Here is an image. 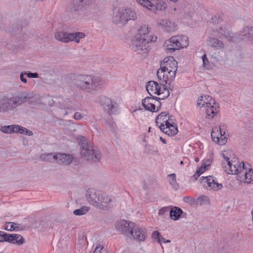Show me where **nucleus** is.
Here are the masks:
<instances>
[{"label": "nucleus", "instance_id": "obj_1", "mask_svg": "<svg viewBox=\"0 0 253 253\" xmlns=\"http://www.w3.org/2000/svg\"><path fill=\"white\" fill-rule=\"evenodd\" d=\"M33 92H23L20 95L8 97L4 96L0 99V113L14 115L18 107L34 97Z\"/></svg>", "mask_w": 253, "mask_h": 253}, {"label": "nucleus", "instance_id": "obj_2", "mask_svg": "<svg viewBox=\"0 0 253 253\" xmlns=\"http://www.w3.org/2000/svg\"><path fill=\"white\" fill-rule=\"evenodd\" d=\"M72 79V86L92 94H94L104 83L99 78L89 75H74Z\"/></svg>", "mask_w": 253, "mask_h": 253}, {"label": "nucleus", "instance_id": "obj_3", "mask_svg": "<svg viewBox=\"0 0 253 253\" xmlns=\"http://www.w3.org/2000/svg\"><path fill=\"white\" fill-rule=\"evenodd\" d=\"M148 29L146 25L139 28L137 35L131 42L130 47L133 51L139 53L142 51L147 50L150 43L156 41L157 36L150 35Z\"/></svg>", "mask_w": 253, "mask_h": 253}, {"label": "nucleus", "instance_id": "obj_4", "mask_svg": "<svg viewBox=\"0 0 253 253\" xmlns=\"http://www.w3.org/2000/svg\"><path fill=\"white\" fill-rule=\"evenodd\" d=\"M177 70V62L173 57H167L161 62L160 68L157 71L158 78L168 84V81H172L174 79Z\"/></svg>", "mask_w": 253, "mask_h": 253}, {"label": "nucleus", "instance_id": "obj_5", "mask_svg": "<svg viewBox=\"0 0 253 253\" xmlns=\"http://www.w3.org/2000/svg\"><path fill=\"white\" fill-rule=\"evenodd\" d=\"M188 43V37L181 35L172 37L165 42L164 46L169 52H173L176 50L187 47Z\"/></svg>", "mask_w": 253, "mask_h": 253}, {"label": "nucleus", "instance_id": "obj_6", "mask_svg": "<svg viewBox=\"0 0 253 253\" xmlns=\"http://www.w3.org/2000/svg\"><path fill=\"white\" fill-rule=\"evenodd\" d=\"M81 155L82 157L87 160H92L94 162H98L101 159L100 152L95 150L90 142L84 140L81 142Z\"/></svg>", "mask_w": 253, "mask_h": 253}, {"label": "nucleus", "instance_id": "obj_7", "mask_svg": "<svg viewBox=\"0 0 253 253\" xmlns=\"http://www.w3.org/2000/svg\"><path fill=\"white\" fill-rule=\"evenodd\" d=\"M85 35L83 32L68 33L64 31H57L54 34L55 39L62 42L68 43L75 42L79 43L80 39L85 38Z\"/></svg>", "mask_w": 253, "mask_h": 253}, {"label": "nucleus", "instance_id": "obj_8", "mask_svg": "<svg viewBox=\"0 0 253 253\" xmlns=\"http://www.w3.org/2000/svg\"><path fill=\"white\" fill-rule=\"evenodd\" d=\"M94 2L95 0H71L67 6V11L72 14L79 13L80 11L83 12L86 10Z\"/></svg>", "mask_w": 253, "mask_h": 253}, {"label": "nucleus", "instance_id": "obj_9", "mask_svg": "<svg viewBox=\"0 0 253 253\" xmlns=\"http://www.w3.org/2000/svg\"><path fill=\"white\" fill-rule=\"evenodd\" d=\"M244 163L242 162L239 163L237 158L235 157L228 162V166H224V171L228 174H241L245 169Z\"/></svg>", "mask_w": 253, "mask_h": 253}, {"label": "nucleus", "instance_id": "obj_10", "mask_svg": "<svg viewBox=\"0 0 253 253\" xmlns=\"http://www.w3.org/2000/svg\"><path fill=\"white\" fill-rule=\"evenodd\" d=\"M134 226L133 223L128 222L125 220H121L116 224V228L117 231L127 237H129L134 233L133 228Z\"/></svg>", "mask_w": 253, "mask_h": 253}, {"label": "nucleus", "instance_id": "obj_11", "mask_svg": "<svg viewBox=\"0 0 253 253\" xmlns=\"http://www.w3.org/2000/svg\"><path fill=\"white\" fill-rule=\"evenodd\" d=\"M235 42L241 41H253V27L247 26L243 28L240 32L236 33Z\"/></svg>", "mask_w": 253, "mask_h": 253}, {"label": "nucleus", "instance_id": "obj_12", "mask_svg": "<svg viewBox=\"0 0 253 253\" xmlns=\"http://www.w3.org/2000/svg\"><path fill=\"white\" fill-rule=\"evenodd\" d=\"M200 180L203 186L207 189L217 191L223 187L222 184L215 182L211 176H202Z\"/></svg>", "mask_w": 253, "mask_h": 253}, {"label": "nucleus", "instance_id": "obj_13", "mask_svg": "<svg viewBox=\"0 0 253 253\" xmlns=\"http://www.w3.org/2000/svg\"><path fill=\"white\" fill-rule=\"evenodd\" d=\"M113 22L119 26L126 24L128 22L126 9H120L117 11L114 12Z\"/></svg>", "mask_w": 253, "mask_h": 253}, {"label": "nucleus", "instance_id": "obj_14", "mask_svg": "<svg viewBox=\"0 0 253 253\" xmlns=\"http://www.w3.org/2000/svg\"><path fill=\"white\" fill-rule=\"evenodd\" d=\"M98 202L96 207L101 209L108 210L113 207L111 199L105 194H101Z\"/></svg>", "mask_w": 253, "mask_h": 253}, {"label": "nucleus", "instance_id": "obj_15", "mask_svg": "<svg viewBox=\"0 0 253 253\" xmlns=\"http://www.w3.org/2000/svg\"><path fill=\"white\" fill-rule=\"evenodd\" d=\"M146 89L148 93L152 96L153 94L160 95V91L162 90V87L158 83L155 81H151L147 83Z\"/></svg>", "mask_w": 253, "mask_h": 253}, {"label": "nucleus", "instance_id": "obj_16", "mask_svg": "<svg viewBox=\"0 0 253 253\" xmlns=\"http://www.w3.org/2000/svg\"><path fill=\"white\" fill-rule=\"evenodd\" d=\"M101 195L99 192H97L93 189H88L86 192V199L88 202L96 207L99 201V197Z\"/></svg>", "mask_w": 253, "mask_h": 253}, {"label": "nucleus", "instance_id": "obj_17", "mask_svg": "<svg viewBox=\"0 0 253 253\" xmlns=\"http://www.w3.org/2000/svg\"><path fill=\"white\" fill-rule=\"evenodd\" d=\"M154 100H155V97L153 96L152 97H146L142 100V105L145 110L152 112H156V104H155Z\"/></svg>", "mask_w": 253, "mask_h": 253}, {"label": "nucleus", "instance_id": "obj_18", "mask_svg": "<svg viewBox=\"0 0 253 253\" xmlns=\"http://www.w3.org/2000/svg\"><path fill=\"white\" fill-rule=\"evenodd\" d=\"M158 25L167 32H171L176 30L174 23L167 19H160L158 22Z\"/></svg>", "mask_w": 253, "mask_h": 253}, {"label": "nucleus", "instance_id": "obj_19", "mask_svg": "<svg viewBox=\"0 0 253 253\" xmlns=\"http://www.w3.org/2000/svg\"><path fill=\"white\" fill-rule=\"evenodd\" d=\"M133 234L130 235L129 237H133L134 240L138 241H144L147 236V233L145 230L142 229L138 227L134 226Z\"/></svg>", "mask_w": 253, "mask_h": 253}, {"label": "nucleus", "instance_id": "obj_20", "mask_svg": "<svg viewBox=\"0 0 253 253\" xmlns=\"http://www.w3.org/2000/svg\"><path fill=\"white\" fill-rule=\"evenodd\" d=\"M73 157L70 154L64 153L57 154L56 162L59 164L69 165L73 161Z\"/></svg>", "mask_w": 253, "mask_h": 253}, {"label": "nucleus", "instance_id": "obj_21", "mask_svg": "<svg viewBox=\"0 0 253 253\" xmlns=\"http://www.w3.org/2000/svg\"><path fill=\"white\" fill-rule=\"evenodd\" d=\"M5 242L12 244L22 245L24 242V239L22 236L18 234H5Z\"/></svg>", "mask_w": 253, "mask_h": 253}, {"label": "nucleus", "instance_id": "obj_22", "mask_svg": "<svg viewBox=\"0 0 253 253\" xmlns=\"http://www.w3.org/2000/svg\"><path fill=\"white\" fill-rule=\"evenodd\" d=\"M216 32L221 35L220 37H223L226 38L228 41L235 42L234 39L236 37V33H232L228 29L225 27H220L216 30Z\"/></svg>", "mask_w": 253, "mask_h": 253}, {"label": "nucleus", "instance_id": "obj_23", "mask_svg": "<svg viewBox=\"0 0 253 253\" xmlns=\"http://www.w3.org/2000/svg\"><path fill=\"white\" fill-rule=\"evenodd\" d=\"M212 105V102H210L209 107H205V113L207 115V118H213V116L219 111V105L217 103Z\"/></svg>", "mask_w": 253, "mask_h": 253}, {"label": "nucleus", "instance_id": "obj_24", "mask_svg": "<svg viewBox=\"0 0 253 253\" xmlns=\"http://www.w3.org/2000/svg\"><path fill=\"white\" fill-rule=\"evenodd\" d=\"M210 102H212V104H215V101L209 95L201 96L197 101V105L198 107H209Z\"/></svg>", "mask_w": 253, "mask_h": 253}, {"label": "nucleus", "instance_id": "obj_25", "mask_svg": "<svg viewBox=\"0 0 253 253\" xmlns=\"http://www.w3.org/2000/svg\"><path fill=\"white\" fill-rule=\"evenodd\" d=\"M207 44L208 45L216 49H221L224 47L223 42L216 38H209L207 40Z\"/></svg>", "mask_w": 253, "mask_h": 253}, {"label": "nucleus", "instance_id": "obj_26", "mask_svg": "<svg viewBox=\"0 0 253 253\" xmlns=\"http://www.w3.org/2000/svg\"><path fill=\"white\" fill-rule=\"evenodd\" d=\"M159 127L163 132L169 136H174L178 132L176 125L174 126H171L169 128H165V125L161 123Z\"/></svg>", "mask_w": 253, "mask_h": 253}, {"label": "nucleus", "instance_id": "obj_27", "mask_svg": "<svg viewBox=\"0 0 253 253\" xmlns=\"http://www.w3.org/2000/svg\"><path fill=\"white\" fill-rule=\"evenodd\" d=\"M183 212V211L180 208L174 207L170 210L169 216L173 220H176L180 218Z\"/></svg>", "mask_w": 253, "mask_h": 253}, {"label": "nucleus", "instance_id": "obj_28", "mask_svg": "<svg viewBox=\"0 0 253 253\" xmlns=\"http://www.w3.org/2000/svg\"><path fill=\"white\" fill-rule=\"evenodd\" d=\"M160 84L161 85H162V90L160 91V94L161 96L160 97H156V98L159 100H163L165 98L168 97L169 95V89L167 88V86L166 85L167 84H165V82H163L162 81H159Z\"/></svg>", "mask_w": 253, "mask_h": 253}, {"label": "nucleus", "instance_id": "obj_29", "mask_svg": "<svg viewBox=\"0 0 253 253\" xmlns=\"http://www.w3.org/2000/svg\"><path fill=\"white\" fill-rule=\"evenodd\" d=\"M41 160L48 162H54L56 161L57 154L45 153L42 155L40 157Z\"/></svg>", "mask_w": 253, "mask_h": 253}, {"label": "nucleus", "instance_id": "obj_30", "mask_svg": "<svg viewBox=\"0 0 253 253\" xmlns=\"http://www.w3.org/2000/svg\"><path fill=\"white\" fill-rule=\"evenodd\" d=\"M241 175L245 176V180L247 183H250L251 181H253V170L251 169H249L248 171L246 170H245V169Z\"/></svg>", "mask_w": 253, "mask_h": 253}, {"label": "nucleus", "instance_id": "obj_31", "mask_svg": "<svg viewBox=\"0 0 253 253\" xmlns=\"http://www.w3.org/2000/svg\"><path fill=\"white\" fill-rule=\"evenodd\" d=\"M118 104L114 101L112 100L111 103L108 105V109L104 108V110L107 112L109 115L115 114L117 111Z\"/></svg>", "mask_w": 253, "mask_h": 253}, {"label": "nucleus", "instance_id": "obj_32", "mask_svg": "<svg viewBox=\"0 0 253 253\" xmlns=\"http://www.w3.org/2000/svg\"><path fill=\"white\" fill-rule=\"evenodd\" d=\"M16 125L2 126L0 130L4 133L10 134L15 133Z\"/></svg>", "mask_w": 253, "mask_h": 253}, {"label": "nucleus", "instance_id": "obj_33", "mask_svg": "<svg viewBox=\"0 0 253 253\" xmlns=\"http://www.w3.org/2000/svg\"><path fill=\"white\" fill-rule=\"evenodd\" d=\"M15 127V133L25 134L29 136H31L33 134L32 131L22 126L16 125Z\"/></svg>", "mask_w": 253, "mask_h": 253}, {"label": "nucleus", "instance_id": "obj_34", "mask_svg": "<svg viewBox=\"0 0 253 253\" xmlns=\"http://www.w3.org/2000/svg\"><path fill=\"white\" fill-rule=\"evenodd\" d=\"M210 166V164H208L207 165L206 163H203L202 166L196 170V172L193 176L195 180L197 179V178L200 176V175L203 173L206 170L207 167Z\"/></svg>", "mask_w": 253, "mask_h": 253}, {"label": "nucleus", "instance_id": "obj_35", "mask_svg": "<svg viewBox=\"0 0 253 253\" xmlns=\"http://www.w3.org/2000/svg\"><path fill=\"white\" fill-rule=\"evenodd\" d=\"M89 208L86 206H83L79 209L74 211L73 213L75 215H82L86 213L89 211Z\"/></svg>", "mask_w": 253, "mask_h": 253}, {"label": "nucleus", "instance_id": "obj_36", "mask_svg": "<svg viewBox=\"0 0 253 253\" xmlns=\"http://www.w3.org/2000/svg\"><path fill=\"white\" fill-rule=\"evenodd\" d=\"M111 99L106 96H101L100 98V103L103 108L108 109V105L111 103Z\"/></svg>", "mask_w": 253, "mask_h": 253}, {"label": "nucleus", "instance_id": "obj_37", "mask_svg": "<svg viewBox=\"0 0 253 253\" xmlns=\"http://www.w3.org/2000/svg\"><path fill=\"white\" fill-rule=\"evenodd\" d=\"M127 13L128 21L129 20H135L137 19V14L136 12L130 8H126Z\"/></svg>", "mask_w": 253, "mask_h": 253}, {"label": "nucleus", "instance_id": "obj_38", "mask_svg": "<svg viewBox=\"0 0 253 253\" xmlns=\"http://www.w3.org/2000/svg\"><path fill=\"white\" fill-rule=\"evenodd\" d=\"M170 178V184L172 186L173 188L175 189H177L179 186L178 184L176 182V175L175 173L170 174L168 175Z\"/></svg>", "mask_w": 253, "mask_h": 253}, {"label": "nucleus", "instance_id": "obj_39", "mask_svg": "<svg viewBox=\"0 0 253 253\" xmlns=\"http://www.w3.org/2000/svg\"><path fill=\"white\" fill-rule=\"evenodd\" d=\"M137 2L141 5L148 8V6L153 7L154 5L149 0H136Z\"/></svg>", "mask_w": 253, "mask_h": 253}, {"label": "nucleus", "instance_id": "obj_40", "mask_svg": "<svg viewBox=\"0 0 253 253\" xmlns=\"http://www.w3.org/2000/svg\"><path fill=\"white\" fill-rule=\"evenodd\" d=\"M154 4V5L153 6H155L156 9L159 10L165 9L166 7V5L165 4L164 2H162L161 1H158L157 0H156L155 3Z\"/></svg>", "mask_w": 253, "mask_h": 253}, {"label": "nucleus", "instance_id": "obj_41", "mask_svg": "<svg viewBox=\"0 0 253 253\" xmlns=\"http://www.w3.org/2000/svg\"><path fill=\"white\" fill-rule=\"evenodd\" d=\"M225 132H224L223 134H222L221 132H218L219 135V141H217L216 143L219 145H224L227 142V138L226 136H224Z\"/></svg>", "mask_w": 253, "mask_h": 253}, {"label": "nucleus", "instance_id": "obj_42", "mask_svg": "<svg viewBox=\"0 0 253 253\" xmlns=\"http://www.w3.org/2000/svg\"><path fill=\"white\" fill-rule=\"evenodd\" d=\"M161 123L164 124L165 126H166V127H165V128H169L171 126H174L176 125L175 123H174L173 122H170L169 120H167V119H165V118L163 119L162 122H161Z\"/></svg>", "mask_w": 253, "mask_h": 253}, {"label": "nucleus", "instance_id": "obj_43", "mask_svg": "<svg viewBox=\"0 0 253 253\" xmlns=\"http://www.w3.org/2000/svg\"><path fill=\"white\" fill-rule=\"evenodd\" d=\"M217 132H219L218 130H217ZM211 137L212 140L216 143L217 141H219V135H217L216 132H215L213 130L211 131Z\"/></svg>", "mask_w": 253, "mask_h": 253}, {"label": "nucleus", "instance_id": "obj_44", "mask_svg": "<svg viewBox=\"0 0 253 253\" xmlns=\"http://www.w3.org/2000/svg\"><path fill=\"white\" fill-rule=\"evenodd\" d=\"M169 211V207H165L162 208H161L159 211V215L164 216V215L166 213L168 212Z\"/></svg>", "mask_w": 253, "mask_h": 253}, {"label": "nucleus", "instance_id": "obj_45", "mask_svg": "<svg viewBox=\"0 0 253 253\" xmlns=\"http://www.w3.org/2000/svg\"><path fill=\"white\" fill-rule=\"evenodd\" d=\"M168 115V113L166 112H162L158 116H157V120L160 121L162 122V120L163 118H165L167 119V116Z\"/></svg>", "mask_w": 253, "mask_h": 253}, {"label": "nucleus", "instance_id": "obj_46", "mask_svg": "<svg viewBox=\"0 0 253 253\" xmlns=\"http://www.w3.org/2000/svg\"><path fill=\"white\" fill-rule=\"evenodd\" d=\"M162 235L158 231H155L153 232L152 235V237L154 239L157 240L158 242H159L160 239V237Z\"/></svg>", "mask_w": 253, "mask_h": 253}, {"label": "nucleus", "instance_id": "obj_47", "mask_svg": "<svg viewBox=\"0 0 253 253\" xmlns=\"http://www.w3.org/2000/svg\"><path fill=\"white\" fill-rule=\"evenodd\" d=\"M14 224V223L13 222H8L7 225H6L4 229L8 231L14 230L15 229Z\"/></svg>", "mask_w": 253, "mask_h": 253}, {"label": "nucleus", "instance_id": "obj_48", "mask_svg": "<svg viewBox=\"0 0 253 253\" xmlns=\"http://www.w3.org/2000/svg\"><path fill=\"white\" fill-rule=\"evenodd\" d=\"M211 20L213 23H219L222 21V18L219 15H214Z\"/></svg>", "mask_w": 253, "mask_h": 253}, {"label": "nucleus", "instance_id": "obj_49", "mask_svg": "<svg viewBox=\"0 0 253 253\" xmlns=\"http://www.w3.org/2000/svg\"><path fill=\"white\" fill-rule=\"evenodd\" d=\"M26 76L29 78H39V74L37 73H31L26 72Z\"/></svg>", "mask_w": 253, "mask_h": 253}, {"label": "nucleus", "instance_id": "obj_50", "mask_svg": "<svg viewBox=\"0 0 253 253\" xmlns=\"http://www.w3.org/2000/svg\"><path fill=\"white\" fill-rule=\"evenodd\" d=\"M222 157L224 159V161L222 162V166L224 168V166H228V162H231V160H229V159L226 157L224 154H222Z\"/></svg>", "mask_w": 253, "mask_h": 253}, {"label": "nucleus", "instance_id": "obj_51", "mask_svg": "<svg viewBox=\"0 0 253 253\" xmlns=\"http://www.w3.org/2000/svg\"><path fill=\"white\" fill-rule=\"evenodd\" d=\"M222 157L224 159V161L222 162V166L224 168V166H228V162H231V160H229V159L226 157L224 154H222Z\"/></svg>", "mask_w": 253, "mask_h": 253}, {"label": "nucleus", "instance_id": "obj_52", "mask_svg": "<svg viewBox=\"0 0 253 253\" xmlns=\"http://www.w3.org/2000/svg\"><path fill=\"white\" fill-rule=\"evenodd\" d=\"M103 246L98 244L95 248V249L94 251V253H102L101 251L103 250Z\"/></svg>", "mask_w": 253, "mask_h": 253}, {"label": "nucleus", "instance_id": "obj_53", "mask_svg": "<svg viewBox=\"0 0 253 253\" xmlns=\"http://www.w3.org/2000/svg\"><path fill=\"white\" fill-rule=\"evenodd\" d=\"M25 75H26V72H21L20 75V79L23 83H26L27 81L26 78L24 77Z\"/></svg>", "mask_w": 253, "mask_h": 253}, {"label": "nucleus", "instance_id": "obj_54", "mask_svg": "<svg viewBox=\"0 0 253 253\" xmlns=\"http://www.w3.org/2000/svg\"><path fill=\"white\" fill-rule=\"evenodd\" d=\"M202 60H203V66L204 67H206V66L209 63V60L207 57V55L206 54H204L202 57Z\"/></svg>", "mask_w": 253, "mask_h": 253}, {"label": "nucleus", "instance_id": "obj_55", "mask_svg": "<svg viewBox=\"0 0 253 253\" xmlns=\"http://www.w3.org/2000/svg\"><path fill=\"white\" fill-rule=\"evenodd\" d=\"M6 233L0 231V242H5Z\"/></svg>", "mask_w": 253, "mask_h": 253}, {"label": "nucleus", "instance_id": "obj_56", "mask_svg": "<svg viewBox=\"0 0 253 253\" xmlns=\"http://www.w3.org/2000/svg\"><path fill=\"white\" fill-rule=\"evenodd\" d=\"M83 117V116L80 112H76L74 114V118L76 120H79Z\"/></svg>", "mask_w": 253, "mask_h": 253}, {"label": "nucleus", "instance_id": "obj_57", "mask_svg": "<svg viewBox=\"0 0 253 253\" xmlns=\"http://www.w3.org/2000/svg\"><path fill=\"white\" fill-rule=\"evenodd\" d=\"M183 200L185 202L188 203H192L193 201V199L192 197L189 196H185L183 198Z\"/></svg>", "mask_w": 253, "mask_h": 253}, {"label": "nucleus", "instance_id": "obj_58", "mask_svg": "<svg viewBox=\"0 0 253 253\" xmlns=\"http://www.w3.org/2000/svg\"><path fill=\"white\" fill-rule=\"evenodd\" d=\"M170 240L169 239H165L162 236L160 237V239L159 242L160 244H161L162 243H170Z\"/></svg>", "mask_w": 253, "mask_h": 253}, {"label": "nucleus", "instance_id": "obj_59", "mask_svg": "<svg viewBox=\"0 0 253 253\" xmlns=\"http://www.w3.org/2000/svg\"><path fill=\"white\" fill-rule=\"evenodd\" d=\"M152 148V146H151L150 145L146 144L145 146V152L148 154L151 153V152H150V151H151Z\"/></svg>", "mask_w": 253, "mask_h": 253}, {"label": "nucleus", "instance_id": "obj_60", "mask_svg": "<svg viewBox=\"0 0 253 253\" xmlns=\"http://www.w3.org/2000/svg\"><path fill=\"white\" fill-rule=\"evenodd\" d=\"M155 104H156V106L157 105V109L156 110V112H157L159 110V108H160L161 106V103L159 101V99H157L155 97Z\"/></svg>", "mask_w": 253, "mask_h": 253}, {"label": "nucleus", "instance_id": "obj_61", "mask_svg": "<svg viewBox=\"0 0 253 253\" xmlns=\"http://www.w3.org/2000/svg\"><path fill=\"white\" fill-rule=\"evenodd\" d=\"M108 125L112 130L115 129V124L113 121H111L110 122L108 123Z\"/></svg>", "mask_w": 253, "mask_h": 253}, {"label": "nucleus", "instance_id": "obj_62", "mask_svg": "<svg viewBox=\"0 0 253 253\" xmlns=\"http://www.w3.org/2000/svg\"><path fill=\"white\" fill-rule=\"evenodd\" d=\"M225 126L224 124H221L219 126V132H222V130L223 129V127Z\"/></svg>", "mask_w": 253, "mask_h": 253}, {"label": "nucleus", "instance_id": "obj_63", "mask_svg": "<svg viewBox=\"0 0 253 253\" xmlns=\"http://www.w3.org/2000/svg\"><path fill=\"white\" fill-rule=\"evenodd\" d=\"M207 198V197L203 196L200 197L199 198V199L200 200L203 201L204 199H206Z\"/></svg>", "mask_w": 253, "mask_h": 253}, {"label": "nucleus", "instance_id": "obj_64", "mask_svg": "<svg viewBox=\"0 0 253 253\" xmlns=\"http://www.w3.org/2000/svg\"><path fill=\"white\" fill-rule=\"evenodd\" d=\"M169 88L172 90L173 89V86L171 85L170 82L169 83Z\"/></svg>", "mask_w": 253, "mask_h": 253}]
</instances>
